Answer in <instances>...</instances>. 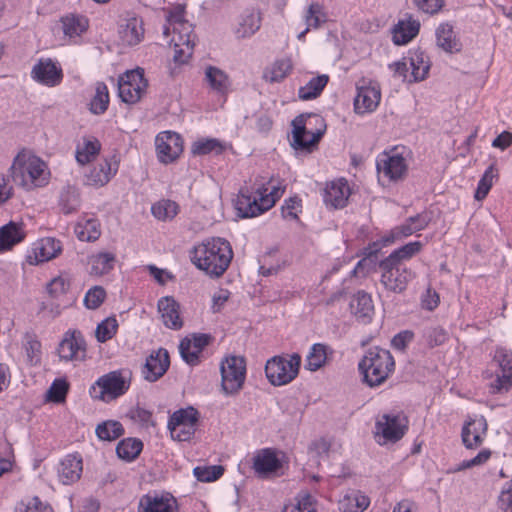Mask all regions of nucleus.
<instances>
[{
  "mask_svg": "<svg viewBox=\"0 0 512 512\" xmlns=\"http://www.w3.org/2000/svg\"><path fill=\"white\" fill-rule=\"evenodd\" d=\"M291 125V147L306 152L317 147L327 128L324 118L316 113H302L292 120Z\"/></svg>",
  "mask_w": 512,
  "mask_h": 512,
  "instance_id": "f03ea898",
  "label": "nucleus"
},
{
  "mask_svg": "<svg viewBox=\"0 0 512 512\" xmlns=\"http://www.w3.org/2000/svg\"><path fill=\"white\" fill-rule=\"evenodd\" d=\"M261 27V15L255 10H245L239 17L235 35L238 39L254 35Z\"/></svg>",
  "mask_w": 512,
  "mask_h": 512,
  "instance_id": "cd10ccee",
  "label": "nucleus"
},
{
  "mask_svg": "<svg viewBox=\"0 0 512 512\" xmlns=\"http://www.w3.org/2000/svg\"><path fill=\"white\" fill-rule=\"evenodd\" d=\"M85 345V340L80 332H67L59 344V356L66 361L72 360L79 351H85Z\"/></svg>",
  "mask_w": 512,
  "mask_h": 512,
  "instance_id": "bb28decb",
  "label": "nucleus"
},
{
  "mask_svg": "<svg viewBox=\"0 0 512 512\" xmlns=\"http://www.w3.org/2000/svg\"><path fill=\"white\" fill-rule=\"evenodd\" d=\"M31 77L36 82L54 87L58 85L63 78L61 68L57 67L51 59L39 60L32 68Z\"/></svg>",
  "mask_w": 512,
  "mask_h": 512,
  "instance_id": "a211bd4d",
  "label": "nucleus"
},
{
  "mask_svg": "<svg viewBox=\"0 0 512 512\" xmlns=\"http://www.w3.org/2000/svg\"><path fill=\"white\" fill-rule=\"evenodd\" d=\"M420 22L411 17L407 21L400 20L393 30V42L396 45H405L417 36Z\"/></svg>",
  "mask_w": 512,
  "mask_h": 512,
  "instance_id": "7c9ffc66",
  "label": "nucleus"
},
{
  "mask_svg": "<svg viewBox=\"0 0 512 512\" xmlns=\"http://www.w3.org/2000/svg\"><path fill=\"white\" fill-rule=\"evenodd\" d=\"M41 261H48L55 258L61 251L60 241L54 238H44L41 240V246L39 247Z\"/></svg>",
  "mask_w": 512,
  "mask_h": 512,
  "instance_id": "4d7b16f0",
  "label": "nucleus"
},
{
  "mask_svg": "<svg viewBox=\"0 0 512 512\" xmlns=\"http://www.w3.org/2000/svg\"><path fill=\"white\" fill-rule=\"evenodd\" d=\"M158 159L161 163L169 164L179 158L183 152V140L180 134L164 131L155 139Z\"/></svg>",
  "mask_w": 512,
  "mask_h": 512,
  "instance_id": "f8f14e48",
  "label": "nucleus"
},
{
  "mask_svg": "<svg viewBox=\"0 0 512 512\" xmlns=\"http://www.w3.org/2000/svg\"><path fill=\"white\" fill-rule=\"evenodd\" d=\"M328 349L329 347L323 343L313 344L306 356L305 369L314 372L322 368L327 360Z\"/></svg>",
  "mask_w": 512,
  "mask_h": 512,
  "instance_id": "f704fd0d",
  "label": "nucleus"
},
{
  "mask_svg": "<svg viewBox=\"0 0 512 512\" xmlns=\"http://www.w3.org/2000/svg\"><path fill=\"white\" fill-rule=\"evenodd\" d=\"M82 458L78 454L67 455L60 463L58 475L64 485H70L81 477Z\"/></svg>",
  "mask_w": 512,
  "mask_h": 512,
  "instance_id": "393cba45",
  "label": "nucleus"
},
{
  "mask_svg": "<svg viewBox=\"0 0 512 512\" xmlns=\"http://www.w3.org/2000/svg\"><path fill=\"white\" fill-rule=\"evenodd\" d=\"M351 313L357 320L369 323L374 313V305L370 294L360 290L353 295L349 304Z\"/></svg>",
  "mask_w": 512,
  "mask_h": 512,
  "instance_id": "b1692460",
  "label": "nucleus"
},
{
  "mask_svg": "<svg viewBox=\"0 0 512 512\" xmlns=\"http://www.w3.org/2000/svg\"><path fill=\"white\" fill-rule=\"evenodd\" d=\"M143 449V443L137 438H126L121 440L117 447L116 453L119 458L128 462L135 460Z\"/></svg>",
  "mask_w": 512,
  "mask_h": 512,
  "instance_id": "c9c22d12",
  "label": "nucleus"
},
{
  "mask_svg": "<svg viewBox=\"0 0 512 512\" xmlns=\"http://www.w3.org/2000/svg\"><path fill=\"white\" fill-rule=\"evenodd\" d=\"M179 212V205L172 200L163 199L151 207L152 215L160 221H171Z\"/></svg>",
  "mask_w": 512,
  "mask_h": 512,
  "instance_id": "ea45409f",
  "label": "nucleus"
},
{
  "mask_svg": "<svg viewBox=\"0 0 512 512\" xmlns=\"http://www.w3.org/2000/svg\"><path fill=\"white\" fill-rule=\"evenodd\" d=\"M106 291L102 286H94L90 288L85 297L84 304L88 309H97L104 302Z\"/></svg>",
  "mask_w": 512,
  "mask_h": 512,
  "instance_id": "bf43d9fd",
  "label": "nucleus"
},
{
  "mask_svg": "<svg viewBox=\"0 0 512 512\" xmlns=\"http://www.w3.org/2000/svg\"><path fill=\"white\" fill-rule=\"evenodd\" d=\"M431 222V216L428 212H421L414 216L408 217L405 222L399 226L394 227L389 234H387L386 242H395L406 238L415 232L425 229Z\"/></svg>",
  "mask_w": 512,
  "mask_h": 512,
  "instance_id": "4468645a",
  "label": "nucleus"
},
{
  "mask_svg": "<svg viewBox=\"0 0 512 512\" xmlns=\"http://www.w3.org/2000/svg\"><path fill=\"white\" fill-rule=\"evenodd\" d=\"M61 22L64 34L69 37L81 35L88 27V20L79 15L62 17Z\"/></svg>",
  "mask_w": 512,
  "mask_h": 512,
  "instance_id": "a19ab883",
  "label": "nucleus"
},
{
  "mask_svg": "<svg viewBox=\"0 0 512 512\" xmlns=\"http://www.w3.org/2000/svg\"><path fill=\"white\" fill-rule=\"evenodd\" d=\"M350 195V187L346 180L332 181L324 189L323 201L327 207L344 208Z\"/></svg>",
  "mask_w": 512,
  "mask_h": 512,
  "instance_id": "aec40b11",
  "label": "nucleus"
},
{
  "mask_svg": "<svg viewBox=\"0 0 512 512\" xmlns=\"http://www.w3.org/2000/svg\"><path fill=\"white\" fill-rule=\"evenodd\" d=\"M436 40L438 47L448 53L459 52L462 48L453 27L448 23H443L436 29Z\"/></svg>",
  "mask_w": 512,
  "mask_h": 512,
  "instance_id": "c756f323",
  "label": "nucleus"
},
{
  "mask_svg": "<svg viewBox=\"0 0 512 512\" xmlns=\"http://www.w3.org/2000/svg\"><path fill=\"white\" fill-rule=\"evenodd\" d=\"M172 41L174 42V62L177 64L187 63L193 54L195 44L191 43L189 36L180 37V41L173 38Z\"/></svg>",
  "mask_w": 512,
  "mask_h": 512,
  "instance_id": "49530a36",
  "label": "nucleus"
},
{
  "mask_svg": "<svg viewBox=\"0 0 512 512\" xmlns=\"http://www.w3.org/2000/svg\"><path fill=\"white\" fill-rule=\"evenodd\" d=\"M69 390V384L65 379H55L47 391V398L54 403H61L65 400Z\"/></svg>",
  "mask_w": 512,
  "mask_h": 512,
  "instance_id": "5fc2aeb1",
  "label": "nucleus"
},
{
  "mask_svg": "<svg viewBox=\"0 0 512 512\" xmlns=\"http://www.w3.org/2000/svg\"><path fill=\"white\" fill-rule=\"evenodd\" d=\"M325 21L326 16L323 13L322 6L319 3L310 4L305 15L308 28H318Z\"/></svg>",
  "mask_w": 512,
  "mask_h": 512,
  "instance_id": "13d9d810",
  "label": "nucleus"
},
{
  "mask_svg": "<svg viewBox=\"0 0 512 512\" xmlns=\"http://www.w3.org/2000/svg\"><path fill=\"white\" fill-rule=\"evenodd\" d=\"M129 388L120 371L109 372L91 386L90 395L99 400H113L123 395Z\"/></svg>",
  "mask_w": 512,
  "mask_h": 512,
  "instance_id": "1a4fd4ad",
  "label": "nucleus"
},
{
  "mask_svg": "<svg viewBox=\"0 0 512 512\" xmlns=\"http://www.w3.org/2000/svg\"><path fill=\"white\" fill-rule=\"evenodd\" d=\"M292 69L291 62L288 59H281L274 62L269 70L264 72V79L270 83L282 81Z\"/></svg>",
  "mask_w": 512,
  "mask_h": 512,
  "instance_id": "de8ad7c7",
  "label": "nucleus"
},
{
  "mask_svg": "<svg viewBox=\"0 0 512 512\" xmlns=\"http://www.w3.org/2000/svg\"><path fill=\"white\" fill-rule=\"evenodd\" d=\"M179 351L183 360L191 365H198L200 362V354L202 352H197V349L192 347V340L189 337H185L180 341Z\"/></svg>",
  "mask_w": 512,
  "mask_h": 512,
  "instance_id": "6e6d98bb",
  "label": "nucleus"
},
{
  "mask_svg": "<svg viewBox=\"0 0 512 512\" xmlns=\"http://www.w3.org/2000/svg\"><path fill=\"white\" fill-rule=\"evenodd\" d=\"M148 86L142 69L127 71L118 80V95L122 102L134 104L138 102Z\"/></svg>",
  "mask_w": 512,
  "mask_h": 512,
  "instance_id": "9d476101",
  "label": "nucleus"
},
{
  "mask_svg": "<svg viewBox=\"0 0 512 512\" xmlns=\"http://www.w3.org/2000/svg\"><path fill=\"white\" fill-rule=\"evenodd\" d=\"M206 79L209 85L218 92H224L227 88L228 77L217 67L209 66L206 68Z\"/></svg>",
  "mask_w": 512,
  "mask_h": 512,
  "instance_id": "603ef678",
  "label": "nucleus"
},
{
  "mask_svg": "<svg viewBox=\"0 0 512 512\" xmlns=\"http://www.w3.org/2000/svg\"><path fill=\"white\" fill-rule=\"evenodd\" d=\"M395 361L391 353L379 347L370 348L358 364L364 381L375 387L386 381L389 374L394 371Z\"/></svg>",
  "mask_w": 512,
  "mask_h": 512,
  "instance_id": "7ed1b4c3",
  "label": "nucleus"
},
{
  "mask_svg": "<svg viewBox=\"0 0 512 512\" xmlns=\"http://www.w3.org/2000/svg\"><path fill=\"white\" fill-rule=\"evenodd\" d=\"M498 178V169L495 164H491L480 178L477 189L474 194V198L477 201H481L488 195L493 182Z\"/></svg>",
  "mask_w": 512,
  "mask_h": 512,
  "instance_id": "c03bdc74",
  "label": "nucleus"
},
{
  "mask_svg": "<svg viewBox=\"0 0 512 512\" xmlns=\"http://www.w3.org/2000/svg\"><path fill=\"white\" fill-rule=\"evenodd\" d=\"M46 165L36 156L18 154L10 167L11 178L17 185L27 189L42 186L45 182Z\"/></svg>",
  "mask_w": 512,
  "mask_h": 512,
  "instance_id": "20e7f679",
  "label": "nucleus"
},
{
  "mask_svg": "<svg viewBox=\"0 0 512 512\" xmlns=\"http://www.w3.org/2000/svg\"><path fill=\"white\" fill-rule=\"evenodd\" d=\"M197 425H179L172 426L168 425V429L170 431L171 437L177 441H188L195 434Z\"/></svg>",
  "mask_w": 512,
  "mask_h": 512,
  "instance_id": "680f3d73",
  "label": "nucleus"
},
{
  "mask_svg": "<svg viewBox=\"0 0 512 512\" xmlns=\"http://www.w3.org/2000/svg\"><path fill=\"white\" fill-rule=\"evenodd\" d=\"M447 332L440 326L430 327L425 331V337L430 347L440 346L447 340Z\"/></svg>",
  "mask_w": 512,
  "mask_h": 512,
  "instance_id": "e2e57ef3",
  "label": "nucleus"
},
{
  "mask_svg": "<svg viewBox=\"0 0 512 512\" xmlns=\"http://www.w3.org/2000/svg\"><path fill=\"white\" fill-rule=\"evenodd\" d=\"M376 169L390 181L401 179L407 172L405 158L400 154L383 153L376 161Z\"/></svg>",
  "mask_w": 512,
  "mask_h": 512,
  "instance_id": "f3484780",
  "label": "nucleus"
},
{
  "mask_svg": "<svg viewBox=\"0 0 512 512\" xmlns=\"http://www.w3.org/2000/svg\"><path fill=\"white\" fill-rule=\"evenodd\" d=\"M80 203V194L75 187L67 186L61 191L59 206L64 214L68 215L76 212Z\"/></svg>",
  "mask_w": 512,
  "mask_h": 512,
  "instance_id": "58836bf2",
  "label": "nucleus"
},
{
  "mask_svg": "<svg viewBox=\"0 0 512 512\" xmlns=\"http://www.w3.org/2000/svg\"><path fill=\"white\" fill-rule=\"evenodd\" d=\"M69 284L61 277L54 278L47 284V292L53 298L65 294Z\"/></svg>",
  "mask_w": 512,
  "mask_h": 512,
  "instance_id": "774afa93",
  "label": "nucleus"
},
{
  "mask_svg": "<svg viewBox=\"0 0 512 512\" xmlns=\"http://www.w3.org/2000/svg\"><path fill=\"white\" fill-rule=\"evenodd\" d=\"M354 506L352 508H347L345 506L346 502H339V509L341 512H363L369 505V498L364 495H357L352 497Z\"/></svg>",
  "mask_w": 512,
  "mask_h": 512,
  "instance_id": "338daca9",
  "label": "nucleus"
},
{
  "mask_svg": "<svg viewBox=\"0 0 512 512\" xmlns=\"http://www.w3.org/2000/svg\"><path fill=\"white\" fill-rule=\"evenodd\" d=\"M109 105V92L104 82H97L95 95L90 101V111L95 115L103 114Z\"/></svg>",
  "mask_w": 512,
  "mask_h": 512,
  "instance_id": "37998d69",
  "label": "nucleus"
},
{
  "mask_svg": "<svg viewBox=\"0 0 512 512\" xmlns=\"http://www.w3.org/2000/svg\"><path fill=\"white\" fill-rule=\"evenodd\" d=\"M192 263L210 277L222 276L233 258L230 243L220 237L211 238L194 246L190 251Z\"/></svg>",
  "mask_w": 512,
  "mask_h": 512,
  "instance_id": "f257e3e1",
  "label": "nucleus"
},
{
  "mask_svg": "<svg viewBox=\"0 0 512 512\" xmlns=\"http://www.w3.org/2000/svg\"><path fill=\"white\" fill-rule=\"evenodd\" d=\"M493 360L497 362L500 373L491 383L493 393L507 392L512 387V351L506 348H497Z\"/></svg>",
  "mask_w": 512,
  "mask_h": 512,
  "instance_id": "ddd939ff",
  "label": "nucleus"
},
{
  "mask_svg": "<svg viewBox=\"0 0 512 512\" xmlns=\"http://www.w3.org/2000/svg\"><path fill=\"white\" fill-rule=\"evenodd\" d=\"M375 439L378 444L396 443L408 430V420L399 414H383L375 423Z\"/></svg>",
  "mask_w": 512,
  "mask_h": 512,
  "instance_id": "6e6552de",
  "label": "nucleus"
},
{
  "mask_svg": "<svg viewBox=\"0 0 512 512\" xmlns=\"http://www.w3.org/2000/svg\"><path fill=\"white\" fill-rule=\"evenodd\" d=\"M101 144L97 139H84L83 145H78L76 149V160L79 164L90 163L100 152Z\"/></svg>",
  "mask_w": 512,
  "mask_h": 512,
  "instance_id": "79ce46f5",
  "label": "nucleus"
},
{
  "mask_svg": "<svg viewBox=\"0 0 512 512\" xmlns=\"http://www.w3.org/2000/svg\"><path fill=\"white\" fill-rule=\"evenodd\" d=\"M406 58L409 60L411 68L409 82L424 80L430 69V62L425 52L421 49L409 50Z\"/></svg>",
  "mask_w": 512,
  "mask_h": 512,
  "instance_id": "a878e982",
  "label": "nucleus"
},
{
  "mask_svg": "<svg viewBox=\"0 0 512 512\" xmlns=\"http://www.w3.org/2000/svg\"><path fill=\"white\" fill-rule=\"evenodd\" d=\"M118 322L115 316H110L101 321L95 330V337L98 342L105 343L112 339L117 333Z\"/></svg>",
  "mask_w": 512,
  "mask_h": 512,
  "instance_id": "09e8293b",
  "label": "nucleus"
},
{
  "mask_svg": "<svg viewBox=\"0 0 512 512\" xmlns=\"http://www.w3.org/2000/svg\"><path fill=\"white\" fill-rule=\"evenodd\" d=\"M115 255L109 252H101L89 258L90 274L104 275L110 272L115 263Z\"/></svg>",
  "mask_w": 512,
  "mask_h": 512,
  "instance_id": "473e14b6",
  "label": "nucleus"
},
{
  "mask_svg": "<svg viewBox=\"0 0 512 512\" xmlns=\"http://www.w3.org/2000/svg\"><path fill=\"white\" fill-rule=\"evenodd\" d=\"M24 238L25 232L22 224L10 221L0 228V252L10 250Z\"/></svg>",
  "mask_w": 512,
  "mask_h": 512,
  "instance_id": "c85d7f7f",
  "label": "nucleus"
},
{
  "mask_svg": "<svg viewBox=\"0 0 512 512\" xmlns=\"http://www.w3.org/2000/svg\"><path fill=\"white\" fill-rule=\"evenodd\" d=\"M138 512H178V503L169 493H148L140 498Z\"/></svg>",
  "mask_w": 512,
  "mask_h": 512,
  "instance_id": "dca6fc26",
  "label": "nucleus"
},
{
  "mask_svg": "<svg viewBox=\"0 0 512 512\" xmlns=\"http://www.w3.org/2000/svg\"><path fill=\"white\" fill-rule=\"evenodd\" d=\"M224 473V467L221 465L197 466L193 469V474L198 481L213 482L219 479Z\"/></svg>",
  "mask_w": 512,
  "mask_h": 512,
  "instance_id": "3c124183",
  "label": "nucleus"
},
{
  "mask_svg": "<svg viewBox=\"0 0 512 512\" xmlns=\"http://www.w3.org/2000/svg\"><path fill=\"white\" fill-rule=\"evenodd\" d=\"M199 421V412L192 406L185 409H179L175 411L168 421V425L179 426V425H197Z\"/></svg>",
  "mask_w": 512,
  "mask_h": 512,
  "instance_id": "a18cd8bd",
  "label": "nucleus"
},
{
  "mask_svg": "<svg viewBox=\"0 0 512 512\" xmlns=\"http://www.w3.org/2000/svg\"><path fill=\"white\" fill-rule=\"evenodd\" d=\"M121 38L129 46L140 43L144 36L143 21L140 18L132 17L127 19L126 24L120 31Z\"/></svg>",
  "mask_w": 512,
  "mask_h": 512,
  "instance_id": "2f4dec72",
  "label": "nucleus"
},
{
  "mask_svg": "<svg viewBox=\"0 0 512 512\" xmlns=\"http://www.w3.org/2000/svg\"><path fill=\"white\" fill-rule=\"evenodd\" d=\"M119 168V159L113 155L110 159L98 163L86 174V184L104 186L116 174Z\"/></svg>",
  "mask_w": 512,
  "mask_h": 512,
  "instance_id": "6ab92c4d",
  "label": "nucleus"
},
{
  "mask_svg": "<svg viewBox=\"0 0 512 512\" xmlns=\"http://www.w3.org/2000/svg\"><path fill=\"white\" fill-rule=\"evenodd\" d=\"M170 366V356L166 349L159 348L153 351L146 359L142 374L144 379L155 382L160 379Z\"/></svg>",
  "mask_w": 512,
  "mask_h": 512,
  "instance_id": "2eb2a0df",
  "label": "nucleus"
},
{
  "mask_svg": "<svg viewBox=\"0 0 512 512\" xmlns=\"http://www.w3.org/2000/svg\"><path fill=\"white\" fill-rule=\"evenodd\" d=\"M382 270L381 283L384 287L394 293L403 292L407 284L415 277V274L402 264L392 262L391 265H385V259L379 262Z\"/></svg>",
  "mask_w": 512,
  "mask_h": 512,
  "instance_id": "9b49d317",
  "label": "nucleus"
},
{
  "mask_svg": "<svg viewBox=\"0 0 512 512\" xmlns=\"http://www.w3.org/2000/svg\"><path fill=\"white\" fill-rule=\"evenodd\" d=\"M281 467L276 452L271 448L262 449L253 458V468L261 477L275 474Z\"/></svg>",
  "mask_w": 512,
  "mask_h": 512,
  "instance_id": "5701e85b",
  "label": "nucleus"
},
{
  "mask_svg": "<svg viewBox=\"0 0 512 512\" xmlns=\"http://www.w3.org/2000/svg\"><path fill=\"white\" fill-rule=\"evenodd\" d=\"M387 235H384L379 240L370 243L367 247L363 249L362 254L364 255L363 259H361L356 266V269L363 267L367 262L375 263L377 260L378 253L385 246L392 244L393 242H386L385 239Z\"/></svg>",
  "mask_w": 512,
  "mask_h": 512,
  "instance_id": "8fccbe9b",
  "label": "nucleus"
},
{
  "mask_svg": "<svg viewBox=\"0 0 512 512\" xmlns=\"http://www.w3.org/2000/svg\"><path fill=\"white\" fill-rule=\"evenodd\" d=\"M223 145L217 139L199 140L193 143L191 151L194 155H206L211 152L221 154L223 152Z\"/></svg>",
  "mask_w": 512,
  "mask_h": 512,
  "instance_id": "864d4df0",
  "label": "nucleus"
},
{
  "mask_svg": "<svg viewBox=\"0 0 512 512\" xmlns=\"http://www.w3.org/2000/svg\"><path fill=\"white\" fill-rule=\"evenodd\" d=\"M423 248V243L420 241L409 242L400 248L394 250L388 257L385 258V265H391L392 262L401 264L402 261L409 260L418 254Z\"/></svg>",
  "mask_w": 512,
  "mask_h": 512,
  "instance_id": "72a5a7b5",
  "label": "nucleus"
},
{
  "mask_svg": "<svg viewBox=\"0 0 512 512\" xmlns=\"http://www.w3.org/2000/svg\"><path fill=\"white\" fill-rule=\"evenodd\" d=\"M328 81L329 77L326 74L313 77L305 86L300 87L298 91L299 98L302 100L317 98L322 93Z\"/></svg>",
  "mask_w": 512,
  "mask_h": 512,
  "instance_id": "e433bc0d",
  "label": "nucleus"
},
{
  "mask_svg": "<svg viewBox=\"0 0 512 512\" xmlns=\"http://www.w3.org/2000/svg\"><path fill=\"white\" fill-rule=\"evenodd\" d=\"M221 390L225 395H236L246 378V361L242 356H228L221 361Z\"/></svg>",
  "mask_w": 512,
  "mask_h": 512,
  "instance_id": "0eeeda50",
  "label": "nucleus"
},
{
  "mask_svg": "<svg viewBox=\"0 0 512 512\" xmlns=\"http://www.w3.org/2000/svg\"><path fill=\"white\" fill-rule=\"evenodd\" d=\"M76 233L82 241H94L100 236V231L96 229L94 220H88L85 228H76Z\"/></svg>",
  "mask_w": 512,
  "mask_h": 512,
  "instance_id": "0e129e2a",
  "label": "nucleus"
},
{
  "mask_svg": "<svg viewBox=\"0 0 512 512\" xmlns=\"http://www.w3.org/2000/svg\"><path fill=\"white\" fill-rule=\"evenodd\" d=\"M258 196L252 197L248 190L241 189L236 200V210L241 218H251L262 214L270 209L278 198L281 197L283 190L279 187H273L267 195V188L257 190Z\"/></svg>",
  "mask_w": 512,
  "mask_h": 512,
  "instance_id": "39448f33",
  "label": "nucleus"
},
{
  "mask_svg": "<svg viewBox=\"0 0 512 512\" xmlns=\"http://www.w3.org/2000/svg\"><path fill=\"white\" fill-rule=\"evenodd\" d=\"M158 312L161 315L163 324L173 330H179L183 326V321L180 317V305L171 296H165L159 299Z\"/></svg>",
  "mask_w": 512,
  "mask_h": 512,
  "instance_id": "412c9836",
  "label": "nucleus"
},
{
  "mask_svg": "<svg viewBox=\"0 0 512 512\" xmlns=\"http://www.w3.org/2000/svg\"><path fill=\"white\" fill-rule=\"evenodd\" d=\"M301 356L293 353L287 359L283 356H273L265 365V374L273 386H282L292 382L299 373Z\"/></svg>",
  "mask_w": 512,
  "mask_h": 512,
  "instance_id": "423d86ee",
  "label": "nucleus"
},
{
  "mask_svg": "<svg viewBox=\"0 0 512 512\" xmlns=\"http://www.w3.org/2000/svg\"><path fill=\"white\" fill-rule=\"evenodd\" d=\"M413 1L420 11L430 14V15L438 13L444 5V0H413Z\"/></svg>",
  "mask_w": 512,
  "mask_h": 512,
  "instance_id": "69168bd1",
  "label": "nucleus"
},
{
  "mask_svg": "<svg viewBox=\"0 0 512 512\" xmlns=\"http://www.w3.org/2000/svg\"><path fill=\"white\" fill-rule=\"evenodd\" d=\"M354 99V110L357 114L374 111L379 105L381 92L376 86H358Z\"/></svg>",
  "mask_w": 512,
  "mask_h": 512,
  "instance_id": "4be33fe9",
  "label": "nucleus"
},
{
  "mask_svg": "<svg viewBox=\"0 0 512 512\" xmlns=\"http://www.w3.org/2000/svg\"><path fill=\"white\" fill-rule=\"evenodd\" d=\"M475 425V421H470L466 423L462 428V442L464 446L468 449H472L478 447L482 444L483 438L478 432L473 434V439L471 440V426Z\"/></svg>",
  "mask_w": 512,
  "mask_h": 512,
  "instance_id": "052dcab7",
  "label": "nucleus"
},
{
  "mask_svg": "<svg viewBox=\"0 0 512 512\" xmlns=\"http://www.w3.org/2000/svg\"><path fill=\"white\" fill-rule=\"evenodd\" d=\"M95 433L99 440L111 442L124 434V428L119 421L106 420L96 426Z\"/></svg>",
  "mask_w": 512,
  "mask_h": 512,
  "instance_id": "4c0bfd02",
  "label": "nucleus"
}]
</instances>
